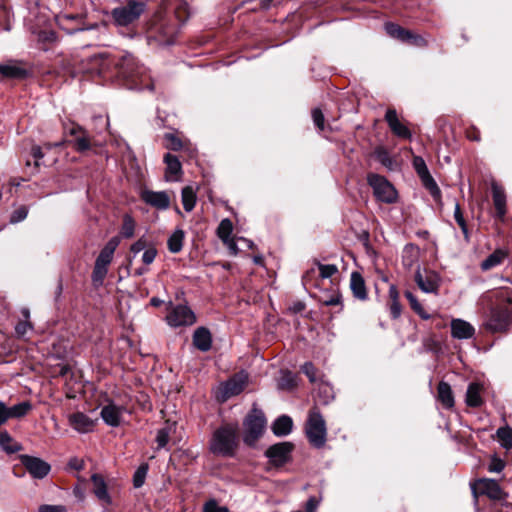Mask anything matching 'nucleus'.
Returning a JSON list of instances; mask_svg holds the SVG:
<instances>
[{
    "label": "nucleus",
    "mask_w": 512,
    "mask_h": 512,
    "mask_svg": "<svg viewBox=\"0 0 512 512\" xmlns=\"http://www.w3.org/2000/svg\"><path fill=\"white\" fill-rule=\"evenodd\" d=\"M419 247L414 244H407L404 247L402 263L406 268H411L419 259Z\"/></svg>",
    "instance_id": "obj_33"
},
{
    "label": "nucleus",
    "mask_w": 512,
    "mask_h": 512,
    "mask_svg": "<svg viewBox=\"0 0 512 512\" xmlns=\"http://www.w3.org/2000/svg\"><path fill=\"white\" fill-rule=\"evenodd\" d=\"M367 182L373 189V194L378 201L386 204L397 202L398 192L384 176L369 173L367 175Z\"/></svg>",
    "instance_id": "obj_8"
},
{
    "label": "nucleus",
    "mask_w": 512,
    "mask_h": 512,
    "mask_svg": "<svg viewBox=\"0 0 512 512\" xmlns=\"http://www.w3.org/2000/svg\"><path fill=\"white\" fill-rule=\"evenodd\" d=\"M293 421L291 417L287 415H281L278 417L271 426V430L274 435L278 437L287 436L292 432Z\"/></svg>",
    "instance_id": "obj_28"
},
{
    "label": "nucleus",
    "mask_w": 512,
    "mask_h": 512,
    "mask_svg": "<svg viewBox=\"0 0 512 512\" xmlns=\"http://www.w3.org/2000/svg\"><path fill=\"white\" fill-rule=\"evenodd\" d=\"M438 400L441 402L444 408L451 409L454 406V396L451 386L441 381L437 387Z\"/></svg>",
    "instance_id": "obj_30"
},
{
    "label": "nucleus",
    "mask_w": 512,
    "mask_h": 512,
    "mask_svg": "<svg viewBox=\"0 0 512 512\" xmlns=\"http://www.w3.org/2000/svg\"><path fill=\"white\" fill-rule=\"evenodd\" d=\"M91 61L98 66V73H103L111 64L115 65L119 70V74L126 79L135 80L142 74V68L138 66L133 55L126 53L120 59H110L105 53H100L91 57Z\"/></svg>",
    "instance_id": "obj_2"
},
{
    "label": "nucleus",
    "mask_w": 512,
    "mask_h": 512,
    "mask_svg": "<svg viewBox=\"0 0 512 512\" xmlns=\"http://www.w3.org/2000/svg\"><path fill=\"white\" fill-rule=\"evenodd\" d=\"M184 232L180 229L174 231V233L168 239V249L172 253H178L183 247Z\"/></svg>",
    "instance_id": "obj_37"
},
{
    "label": "nucleus",
    "mask_w": 512,
    "mask_h": 512,
    "mask_svg": "<svg viewBox=\"0 0 512 512\" xmlns=\"http://www.w3.org/2000/svg\"><path fill=\"white\" fill-rule=\"evenodd\" d=\"M243 426V441L245 444L253 446L265 430L266 418L262 410L254 407L244 419Z\"/></svg>",
    "instance_id": "obj_7"
},
{
    "label": "nucleus",
    "mask_w": 512,
    "mask_h": 512,
    "mask_svg": "<svg viewBox=\"0 0 512 512\" xmlns=\"http://www.w3.org/2000/svg\"><path fill=\"white\" fill-rule=\"evenodd\" d=\"M405 297L407 298V300L409 301L410 303V306L413 310H415L417 307H419L421 304L419 303V301L417 300L416 296L410 292V291H406L405 292Z\"/></svg>",
    "instance_id": "obj_59"
},
{
    "label": "nucleus",
    "mask_w": 512,
    "mask_h": 512,
    "mask_svg": "<svg viewBox=\"0 0 512 512\" xmlns=\"http://www.w3.org/2000/svg\"><path fill=\"white\" fill-rule=\"evenodd\" d=\"M142 199L145 203L160 210H166L170 206V197L165 191H144Z\"/></svg>",
    "instance_id": "obj_19"
},
{
    "label": "nucleus",
    "mask_w": 512,
    "mask_h": 512,
    "mask_svg": "<svg viewBox=\"0 0 512 512\" xmlns=\"http://www.w3.org/2000/svg\"><path fill=\"white\" fill-rule=\"evenodd\" d=\"M193 344L202 352L210 350L212 346V336L210 331L205 327L197 328L193 334Z\"/></svg>",
    "instance_id": "obj_26"
},
{
    "label": "nucleus",
    "mask_w": 512,
    "mask_h": 512,
    "mask_svg": "<svg viewBox=\"0 0 512 512\" xmlns=\"http://www.w3.org/2000/svg\"><path fill=\"white\" fill-rule=\"evenodd\" d=\"M454 218H455V221L457 222V224L459 225V227L461 228L465 240L468 242L470 239L468 227H467L466 221L464 219V216L462 214L460 205L457 202L455 203Z\"/></svg>",
    "instance_id": "obj_41"
},
{
    "label": "nucleus",
    "mask_w": 512,
    "mask_h": 512,
    "mask_svg": "<svg viewBox=\"0 0 512 512\" xmlns=\"http://www.w3.org/2000/svg\"><path fill=\"white\" fill-rule=\"evenodd\" d=\"M497 437L502 447L512 448V429L510 427H501L497 430Z\"/></svg>",
    "instance_id": "obj_38"
},
{
    "label": "nucleus",
    "mask_w": 512,
    "mask_h": 512,
    "mask_svg": "<svg viewBox=\"0 0 512 512\" xmlns=\"http://www.w3.org/2000/svg\"><path fill=\"white\" fill-rule=\"evenodd\" d=\"M222 242L228 248L229 253L231 255L236 256L238 254L239 249H238L236 240L233 237L227 239L226 241H222Z\"/></svg>",
    "instance_id": "obj_55"
},
{
    "label": "nucleus",
    "mask_w": 512,
    "mask_h": 512,
    "mask_svg": "<svg viewBox=\"0 0 512 512\" xmlns=\"http://www.w3.org/2000/svg\"><path fill=\"white\" fill-rule=\"evenodd\" d=\"M385 31L392 38L398 39L402 42H410L417 46L425 43V40L421 36L414 35L411 31L406 30L395 23H386Z\"/></svg>",
    "instance_id": "obj_16"
},
{
    "label": "nucleus",
    "mask_w": 512,
    "mask_h": 512,
    "mask_svg": "<svg viewBox=\"0 0 512 512\" xmlns=\"http://www.w3.org/2000/svg\"><path fill=\"white\" fill-rule=\"evenodd\" d=\"M319 274L322 278H330L338 272V268L334 264H319Z\"/></svg>",
    "instance_id": "obj_45"
},
{
    "label": "nucleus",
    "mask_w": 512,
    "mask_h": 512,
    "mask_svg": "<svg viewBox=\"0 0 512 512\" xmlns=\"http://www.w3.org/2000/svg\"><path fill=\"white\" fill-rule=\"evenodd\" d=\"M31 329L32 325L27 320L20 321L15 327V331L18 336H24Z\"/></svg>",
    "instance_id": "obj_52"
},
{
    "label": "nucleus",
    "mask_w": 512,
    "mask_h": 512,
    "mask_svg": "<svg viewBox=\"0 0 512 512\" xmlns=\"http://www.w3.org/2000/svg\"><path fill=\"white\" fill-rule=\"evenodd\" d=\"M157 255V250L153 246L147 247L142 254V262L145 265H150L153 263Z\"/></svg>",
    "instance_id": "obj_48"
},
{
    "label": "nucleus",
    "mask_w": 512,
    "mask_h": 512,
    "mask_svg": "<svg viewBox=\"0 0 512 512\" xmlns=\"http://www.w3.org/2000/svg\"><path fill=\"white\" fill-rule=\"evenodd\" d=\"M20 461L28 473L35 479L45 478L51 470L50 464L38 457L21 455Z\"/></svg>",
    "instance_id": "obj_13"
},
{
    "label": "nucleus",
    "mask_w": 512,
    "mask_h": 512,
    "mask_svg": "<svg viewBox=\"0 0 512 512\" xmlns=\"http://www.w3.org/2000/svg\"><path fill=\"white\" fill-rule=\"evenodd\" d=\"M166 164L165 178L167 181H177L182 173V166L177 156L166 153L164 156Z\"/></svg>",
    "instance_id": "obj_24"
},
{
    "label": "nucleus",
    "mask_w": 512,
    "mask_h": 512,
    "mask_svg": "<svg viewBox=\"0 0 512 512\" xmlns=\"http://www.w3.org/2000/svg\"><path fill=\"white\" fill-rule=\"evenodd\" d=\"M493 203L496 210V216L503 220L506 214V195L502 187L497 184L492 185Z\"/></svg>",
    "instance_id": "obj_27"
},
{
    "label": "nucleus",
    "mask_w": 512,
    "mask_h": 512,
    "mask_svg": "<svg viewBox=\"0 0 512 512\" xmlns=\"http://www.w3.org/2000/svg\"><path fill=\"white\" fill-rule=\"evenodd\" d=\"M318 504L319 503L315 497H310L308 499V501L306 502V506H305L306 511L307 512H316Z\"/></svg>",
    "instance_id": "obj_61"
},
{
    "label": "nucleus",
    "mask_w": 512,
    "mask_h": 512,
    "mask_svg": "<svg viewBox=\"0 0 512 512\" xmlns=\"http://www.w3.org/2000/svg\"><path fill=\"white\" fill-rule=\"evenodd\" d=\"M165 147L169 150H180L182 148V142L179 138L174 136L173 134H166L165 135Z\"/></svg>",
    "instance_id": "obj_46"
},
{
    "label": "nucleus",
    "mask_w": 512,
    "mask_h": 512,
    "mask_svg": "<svg viewBox=\"0 0 512 512\" xmlns=\"http://www.w3.org/2000/svg\"><path fill=\"white\" fill-rule=\"evenodd\" d=\"M123 411L124 409L122 407L110 403L101 409L100 414L101 418L107 425L117 427L121 423Z\"/></svg>",
    "instance_id": "obj_20"
},
{
    "label": "nucleus",
    "mask_w": 512,
    "mask_h": 512,
    "mask_svg": "<svg viewBox=\"0 0 512 512\" xmlns=\"http://www.w3.org/2000/svg\"><path fill=\"white\" fill-rule=\"evenodd\" d=\"M148 472V465H140L133 475V485L135 488H140L144 482Z\"/></svg>",
    "instance_id": "obj_42"
},
{
    "label": "nucleus",
    "mask_w": 512,
    "mask_h": 512,
    "mask_svg": "<svg viewBox=\"0 0 512 512\" xmlns=\"http://www.w3.org/2000/svg\"><path fill=\"white\" fill-rule=\"evenodd\" d=\"M174 426V424L166 423L164 427L157 431L155 439L157 443V449H163L167 446L170 439V435L172 431L175 429Z\"/></svg>",
    "instance_id": "obj_35"
},
{
    "label": "nucleus",
    "mask_w": 512,
    "mask_h": 512,
    "mask_svg": "<svg viewBox=\"0 0 512 512\" xmlns=\"http://www.w3.org/2000/svg\"><path fill=\"white\" fill-rule=\"evenodd\" d=\"M322 303L325 306H341L342 307V297L340 293L335 292L331 296L322 300Z\"/></svg>",
    "instance_id": "obj_51"
},
{
    "label": "nucleus",
    "mask_w": 512,
    "mask_h": 512,
    "mask_svg": "<svg viewBox=\"0 0 512 512\" xmlns=\"http://www.w3.org/2000/svg\"><path fill=\"white\" fill-rule=\"evenodd\" d=\"M68 422L74 430L82 434L92 432L96 424V420L91 419L83 412L69 415Z\"/></svg>",
    "instance_id": "obj_18"
},
{
    "label": "nucleus",
    "mask_w": 512,
    "mask_h": 512,
    "mask_svg": "<svg viewBox=\"0 0 512 512\" xmlns=\"http://www.w3.org/2000/svg\"><path fill=\"white\" fill-rule=\"evenodd\" d=\"M67 509L63 505H41L38 512H66Z\"/></svg>",
    "instance_id": "obj_53"
},
{
    "label": "nucleus",
    "mask_w": 512,
    "mask_h": 512,
    "mask_svg": "<svg viewBox=\"0 0 512 512\" xmlns=\"http://www.w3.org/2000/svg\"><path fill=\"white\" fill-rule=\"evenodd\" d=\"M9 419L8 406H6L4 402L0 401V426L5 424Z\"/></svg>",
    "instance_id": "obj_57"
},
{
    "label": "nucleus",
    "mask_w": 512,
    "mask_h": 512,
    "mask_svg": "<svg viewBox=\"0 0 512 512\" xmlns=\"http://www.w3.org/2000/svg\"><path fill=\"white\" fill-rule=\"evenodd\" d=\"M294 444L291 442H280L271 445L266 451L265 456L269 462L276 467L283 466L291 460Z\"/></svg>",
    "instance_id": "obj_10"
},
{
    "label": "nucleus",
    "mask_w": 512,
    "mask_h": 512,
    "mask_svg": "<svg viewBox=\"0 0 512 512\" xmlns=\"http://www.w3.org/2000/svg\"><path fill=\"white\" fill-rule=\"evenodd\" d=\"M203 512H230V511L227 507L218 505L216 500L211 499L204 504Z\"/></svg>",
    "instance_id": "obj_47"
},
{
    "label": "nucleus",
    "mask_w": 512,
    "mask_h": 512,
    "mask_svg": "<svg viewBox=\"0 0 512 512\" xmlns=\"http://www.w3.org/2000/svg\"><path fill=\"white\" fill-rule=\"evenodd\" d=\"M504 467H505L504 462L501 459L495 458L492 460V462L489 465V471L499 473L504 469Z\"/></svg>",
    "instance_id": "obj_56"
},
{
    "label": "nucleus",
    "mask_w": 512,
    "mask_h": 512,
    "mask_svg": "<svg viewBox=\"0 0 512 512\" xmlns=\"http://www.w3.org/2000/svg\"><path fill=\"white\" fill-rule=\"evenodd\" d=\"M306 436L310 444L321 448L326 443V423L318 408L310 410L305 427Z\"/></svg>",
    "instance_id": "obj_6"
},
{
    "label": "nucleus",
    "mask_w": 512,
    "mask_h": 512,
    "mask_svg": "<svg viewBox=\"0 0 512 512\" xmlns=\"http://www.w3.org/2000/svg\"><path fill=\"white\" fill-rule=\"evenodd\" d=\"M144 0H125V4L114 8L111 16L116 26L127 27L137 21L146 10Z\"/></svg>",
    "instance_id": "obj_4"
},
{
    "label": "nucleus",
    "mask_w": 512,
    "mask_h": 512,
    "mask_svg": "<svg viewBox=\"0 0 512 512\" xmlns=\"http://www.w3.org/2000/svg\"><path fill=\"white\" fill-rule=\"evenodd\" d=\"M91 480L93 482V491L96 497L103 502L110 503V496L108 494L104 478L99 474H93L91 476Z\"/></svg>",
    "instance_id": "obj_32"
},
{
    "label": "nucleus",
    "mask_w": 512,
    "mask_h": 512,
    "mask_svg": "<svg viewBox=\"0 0 512 512\" xmlns=\"http://www.w3.org/2000/svg\"><path fill=\"white\" fill-rule=\"evenodd\" d=\"M32 410V404L29 401H23L12 407H8L10 419H20L26 416Z\"/></svg>",
    "instance_id": "obj_34"
},
{
    "label": "nucleus",
    "mask_w": 512,
    "mask_h": 512,
    "mask_svg": "<svg viewBox=\"0 0 512 512\" xmlns=\"http://www.w3.org/2000/svg\"><path fill=\"white\" fill-rule=\"evenodd\" d=\"M0 447L7 454H14L22 450V445L6 431H0Z\"/></svg>",
    "instance_id": "obj_31"
},
{
    "label": "nucleus",
    "mask_w": 512,
    "mask_h": 512,
    "mask_svg": "<svg viewBox=\"0 0 512 512\" xmlns=\"http://www.w3.org/2000/svg\"><path fill=\"white\" fill-rule=\"evenodd\" d=\"M389 297L391 299V302L393 301H399V292L396 288V286L391 285L389 288Z\"/></svg>",
    "instance_id": "obj_63"
},
{
    "label": "nucleus",
    "mask_w": 512,
    "mask_h": 512,
    "mask_svg": "<svg viewBox=\"0 0 512 512\" xmlns=\"http://www.w3.org/2000/svg\"><path fill=\"white\" fill-rule=\"evenodd\" d=\"M248 383V375L245 372H240L221 386V400L226 401L230 397L240 394Z\"/></svg>",
    "instance_id": "obj_14"
},
{
    "label": "nucleus",
    "mask_w": 512,
    "mask_h": 512,
    "mask_svg": "<svg viewBox=\"0 0 512 512\" xmlns=\"http://www.w3.org/2000/svg\"><path fill=\"white\" fill-rule=\"evenodd\" d=\"M385 121L394 135L403 139H411L412 133L409 128L398 118L395 109H388L385 114Z\"/></svg>",
    "instance_id": "obj_17"
},
{
    "label": "nucleus",
    "mask_w": 512,
    "mask_h": 512,
    "mask_svg": "<svg viewBox=\"0 0 512 512\" xmlns=\"http://www.w3.org/2000/svg\"><path fill=\"white\" fill-rule=\"evenodd\" d=\"M479 490L482 494L493 500H501L505 497L500 485L496 480L483 479L479 481Z\"/></svg>",
    "instance_id": "obj_22"
},
{
    "label": "nucleus",
    "mask_w": 512,
    "mask_h": 512,
    "mask_svg": "<svg viewBox=\"0 0 512 512\" xmlns=\"http://www.w3.org/2000/svg\"><path fill=\"white\" fill-rule=\"evenodd\" d=\"M238 426L227 424L216 429L210 441V451L213 454L231 457L237 448Z\"/></svg>",
    "instance_id": "obj_3"
},
{
    "label": "nucleus",
    "mask_w": 512,
    "mask_h": 512,
    "mask_svg": "<svg viewBox=\"0 0 512 512\" xmlns=\"http://www.w3.org/2000/svg\"><path fill=\"white\" fill-rule=\"evenodd\" d=\"M390 314L393 319H397L401 315V305L399 301L391 302Z\"/></svg>",
    "instance_id": "obj_58"
},
{
    "label": "nucleus",
    "mask_w": 512,
    "mask_h": 512,
    "mask_svg": "<svg viewBox=\"0 0 512 512\" xmlns=\"http://www.w3.org/2000/svg\"><path fill=\"white\" fill-rule=\"evenodd\" d=\"M135 223L131 216L125 215L121 228V234L125 238H131L134 234Z\"/></svg>",
    "instance_id": "obj_43"
},
{
    "label": "nucleus",
    "mask_w": 512,
    "mask_h": 512,
    "mask_svg": "<svg viewBox=\"0 0 512 512\" xmlns=\"http://www.w3.org/2000/svg\"><path fill=\"white\" fill-rule=\"evenodd\" d=\"M28 215V208L24 205L15 209L10 216V223L16 224L26 219Z\"/></svg>",
    "instance_id": "obj_44"
},
{
    "label": "nucleus",
    "mask_w": 512,
    "mask_h": 512,
    "mask_svg": "<svg viewBox=\"0 0 512 512\" xmlns=\"http://www.w3.org/2000/svg\"><path fill=\"white\" fill-rule=\"evenodd\" d=\"M233 231V224L230 219L225 218L221 220L218 228H217V236L222 240L226 241L231 238V234Z\"/></svg>",
    "instance_id": "obj_40"
},
{
    "label": "nucleus",
    "mask_w": 512,
    "mask_h": 512,
    "mask_svg": "<svg viewBox=\"0 0 512 512\" xmlns=\"http://www.w3.org/2000/svg\"><path fill=\"white\" fill-rule=\"evenodd\" d=\"M481 299L490 309L484 322L485 329L492 333L506 331L512 320V289H493L483 294Z\"/></svg>",
    "instance_id": "obj_1"
},
{
    "label": "nucleus",
    "mask_w": 512,
    "mask_h": 512,
    "mask_svg": "<svg viewBox=\"0 0 512 512\" xmlns=\"http://www.w3.org/2000/svg\"><path fill=\"white\" fill-rule=\"evenodd\" d=\"M415 282L424 293H438L440 277L432 270H424L422 272L418 269L415 273Z\"/></svg>",
    "instance_id": "obj_15"
},
{
    "label": "nucleus",
    "mask_w": 512,
    "mask_h": 512,
    "mask_svg": "<svg viewBox=\"0 0 512 512\" xmlns=\"http://www.w3.org/2000/svg\"><path fill=\"white\" fill-rule=\"evenodd\" d=\"M86 132L81 126L79 125H73L69 130H68V133L71 135V136H74L75 138H77L79 135H81L82 133Z\"/></svg>",
    "instance_id": "obj_62"
},
{
    "label": "nucleus",
    "mask_w": 512,
    "mask_h": 512,
    "mask_svg": "<svg viewBox=\"0 0 512 512\" xmlns=\"http://www.w3.org/2000/svg\"><path fill=\"white\" fill-rule=\"evenodd\" d=\"M182 204L185 211L190 212L194 209L196 204V194L191 186H186L182 189Z\"/></svg>",
    "instance_id": "obj_36"
},
{
    "label": "nucleus",
    "mask_w": 512,
    "mask_h": 512,
    "mask_svg": "<svg viewBox=\"0 0 512 512\" xmlns=\"http://www.w3.org/2000/svg\"><path fill=\"white\" fill-rule=\"evenodd\" d=\"M31 153L33 157L35 158V165L39 166L38 161L44 157V154L41 150L40 146H33L31 149Z\"/></svg>",
    "instance_id": "obj_60"
},
{
    "label": "nucleus",
    "mask_w": 512,
    "mask_h": 512,
    "mask_svg": "<svg viewBox=\"0 0 512 512\" xmlns=\"http://www.w3.org/2000/svg\"><path fill=\"white\" fill-rule=\"evenodd\" d=\"M312 119L315 126L320 130H324V115L319 108H315L312 110Z\"/></svg>",
    "instance_id": "obj_49"
},
{
    "label": "nucleus",
    "mask_w": 512,
    "mask_h": 512,
    "mask_svg": "<svg viewBox=\"0 0 512 512\" xmlns=\"http://www.w3.org/2000/svg\"><path fill=\"white\" fill-rule=\"evenodd\" d=\"M74 149L77 152L83 153L91 149L92 143L91 139L88 136L87 132L82 133L77 138H75L73 142Z\"/></svg>",
    "instance_id": "obj_39"
},
{
    "label": "nucleus",
    "mask_w": 512,
    "mask_h": 512,
    "mask_svg": "<svg viewBox=\"0 0 512 512\" xmlns=\"http://www.w3.org/2000/svg\"><path fill=\"white\" fill-rule=\"evenodd\" d=\"M413 167L423 186L430 192L435 200H438L441 196V191L431 176L424 159L420 156H415L413 158Z\"/></svg>",
    "instance_id": "obj_11"
},
{
    "label": "nucleus",
    "mask_w": 512,
    "mask_h": 512,
    "mask_svg": "<svg viewBox=\"0 0 512 512\" xmlns=\"http://www.w3.org/2000/svg\"><path fill=\"white\" fill-rule=\"evenodd\" d=\"M483 390L482 384L477 382L470 383L466 392V404L469 407H479L483 402L481 397Z\"/></svg>",
    "instance_id": "obj_29"
},
{
    "label": "nucleus",
    "mask_w": 512,
    "mask_h": 512,
    "mask_svg": "<svg viewBox=\"0 0 512 512\" xmlns=\"http://www.w3.org/2000/svg\"><path fill=\"white\" fill-rule=\"evenodd\" d=\"M350 289L352 291L353 296L360 300L365 301L368 299V291L366 288V284L364 278L359 272H352L350 276Z\"/></svg>",
    "instance_id": "obj_23"
},
{
    "label": "nucleus",
    "mask_w": 512,
    "mask_h": 512,
    "mask_svg": "<svg viewBox=\"0 0 512 512\" xmlns=\"http://www.w3.org/2000/svg\"><path fill=\"white\" fill-rule=\"evenodd\" d=\"M508 256H509L508 250L503 249V248H498L481 262L480 268L482 271H489V270L501 265L508 258Z\"/></svg>",
    "instance_id": "obj_25"
},
{
    "label": "nucleus",
    "mask_w": 512,
    "mask_h": 512,
    "mask_svg": "<svg viewBox=\"0 0 512 512\" xmlns=\"http://www.w3.org/2000/svg\"><path fill=\"white\" fill-rule=\"evenodd\" d=\"M31 75V70L21 60L8 59L0 63V82L5 79L24 80Z\"/></svg>",
    "instance_id": "obj_9"
},
{
    "label": "nucleus",
    "mask_w": 512,
    "mask_h": 512,
    "mask_svg": "<svg viewBox=\"0 0 512 512\" xmlns=\"http://www.w3.org/2000/svg\"><path fill=\"white\" fill-rule=\"evenodd\" d=\"M301 370L309 378L311 382L316 381V368L311 362H305L302 365Z\"/></svg>",
    "instance_id": "obj_50"
},
{
    "label": "nucleus",
    "mask_w": 512,
    "mask_h": 512,
    "mask_svg": "<svg viewBox=\"0 0 512 512\" xmlns=\"http://www.w3.org/2000/svg\"><path fill=\"white\" fill-rule=\"evenodd\" d=\"M166 321L171 327L190 326L196 322L194 312L186 305L172 306L166 316Z\"/></svg>",
    "instance_id": "obj_12"
},
{
    "label": "nucleus",
    "mask_w": 512,
    "mask_h": 512,
    "mask_svg": "<svg viewBox=\"0 0 512 512\" xmlns=\"http://www.w3.org/2000/svg\"><path fill=\"white\" fill-rule=\"evenodd\" d=\"M422 319L424 320H428L430 319V314H428L424 308L422 307V305H420L419 307H417L415 310H414Z\"/></svg>",
    "instance_id": "obj_64"
},
{
    "label": "nucleus",
    "mask_w": 512,
    "mask_h": 512,
    "mask_svg": "<svg viewBox=\"0 0 512 512\" xmlns=\"http://www.w3.org/2000/svg\"><path fill=\"white\" fill-rule=\"evenodd\" d=\"M475 333L474 327L462 319H453L451 321V334L456 339H469Z\"/></svg>",
    "instance_id": "obj_21"
},
{
    "label": "nucleus",
    "mask_w": 512,
    "mask_h": 512,
    "mask_svg": "<svg viewBox=\"0 0 512 512\" xmlns=\"http://www.w3.org/2000/svg\"><path fill=\"white\" fill-rule=\"evenodd\" d=\"M146 248H147L146 241L143 239H139L131 245L130 250L133 253V255L136 256L138 253H140L141 251H144Z\"/></svg>",
    "instance_id": "obj_54"
},
{
    "label": "nucleus",
    "mask_w": 512,
    "mask_h": 512,
    "mask_svg": "<svg viewBox=\"0 0 512 512\" xmlns=\"http://www.w3.org/2000/svg\"><path fill=\"white\" fill-rule=\"evenodd\" d=\"M120 243L118 237H112L100 251L96 258L94 269L92 272V283L95 287H99L103 284L104 279L108 273V267L113 260V255Z\"/></svg>",
    "instance_id": "obj_5"
}]
</instances>
